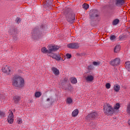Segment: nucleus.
I'll use <instances>...</instances> for the list:
<instances>
[{
  "mask_svg": "<svg viewBox=\"0 0 130 130\" xmlns=\"http://www.w3.org/2000/svg\"><path fill=\"white\" fill-rule=\"evenodd\" d=\"M97 116H98V114H97V112H94L88 114L86 117V119H87V120H91L93 118H95V117H97Z\"/></svg>",
  "mask_w": 130,
  "mask_h": 130,
  "instance_id": "9",
  "label": "nucleus"
},
{
  "mask_svg": "<svg viewBox=\"0 0 130 130\" xmlns=\"http://www.w3.org/2000/svg\"><path fill=\"white\" fill-rule=\"evenodd\" d=\"M66 57H67V58H71V57H72V55H71L70 54H67Z\"/></svg>",
  "mask_w": 130,
  "mask_h": 130,
  "instance_id": "34",
  "label": "nucleus"
},
{
  "mask_svg": "<svg viewBox=\"0 0 130 130\" xmlns=\"http://www.w3.org/2000/svg\"><path fill=\"white\" fill-rule=\"evenodd\" d=\"M67 47L71 49H78V48L80 47V46L78 43H72L68 44L67 45Z\"/></svg>",
  "mask_w": 130,
  "mask_h": 130,
  "instance_id": "7",
  "label": "nucleus"
},
{
  "mask_svg": "<svg viewBox=\"0 0 130 130\" xmlns=\"http://www.w3.org/2000/svg\"><path fill=\"white\" fill-rule=\"evenodd\" d=\"M125 3V0H115L114 4L117 7L123 6Z\"/></svg>",
  "mask_w": 130,
  "mask_h": 130,
  "instance_id": "11",
  "label": "nucleus"
},
{
  "mask_svg": "<svg viewBox=\"0 0 130 130\" xmlns=\"http://www.w3.org/2000/svg\"><path fill=\"white\" fill-rule=\"evenodd\" d=\"M66 101L67 104H72L73 103V99L72 98H68Z\"/></svg>",
  "mask_w": 130,
  "mask_h": 130,
  "instance_id": "22",
  "label": "nucleus"
},
{
  "mask_svg": "<svg viewBox=\"0 0 130 130\" xmlns=\"http://www.w3.org/2000/svg\"><path fill=\"white\" fill-rule=\"evenodd\" d=\"M20 100H21V98L19 96H14L13 98V101L15 104H18Z\"/></svg>",
  "mask_w": 130,
  "mask_h": 130,
  "instance_id": "14",
  "label": "nucleus"
},
{
  "mask_svg": "<svg viewBox=\"0 0 130 130\" xmlns=\"http://www.w3.org/2000/svg\"><path fill=\"white\" fill-rule=\"evenodd\" d=\"M7 120L9 123H10V124H12V123L14 122V113H13V112H10Z\"/></svg>",
  "mask_w": 130,
  "mask_h": 130,
  "instance_id": "10",
  "label": "nucleus"
},
{
  "mask_svg": "<svg viewBox=\"0 0 130 130\" xmlns=\"http://www.w3.org/2000/svg\"><path fill=\"white\" fill-rule=\"evenodd\" d=\"M76 19V16L75 15V13L73 12H68L66 15V19L69 23H73L75 22V19Z\"/></svg>",
  "mask_w": 130,
  "mask_h": 130,
  "instance_id": "4",
  "label": "nucleus"
},
{
  "mask_svg": "<svg viewBox=\"0 0 130 130\" xmlns=\"http://www.w3.org/2000/svg\"><path fill=\"white\" fill-rule=\"evenodd\" d=\"M49 56H51L52 58H54V59H56V60H60L61 59V57H60V55L59 54H54L52 53L49 55Z\"/></svg>",
  "mask_w": 130,
  "mask_h": 130,
  "instance_id": "13",
  "label": "nucleus"
},
{
  "mask_svg": "<svg viewBox=\"0 0 130 130\" xmlns=\"http://www.w3.org/2000/svg\"><path fill=\"white\" fill-rule=\"evenodd\" d=\"M51 71L55 76H58V75H59V70L57 68H55V67H52Z\"/></svg>",
  "mask_w": 130,
  "mask_h": 130,
  "instance_id": "15",
  "label": "nucleus"
},
{
  "mask_svg": "<svg viewBox=\"0 0 130 130\" xmlns=\"http://www.w3.org/2000/svg\"><path fill=\"white\" fill-rule=\"evenodd\" d=\"M82 8H83L84 10H88V9H89V5L84 4L82 5Z\"/></svg>",
  "mask_w": 130,
  "mask_h": 130,
  "instance_id": "25",
  "label": "nucleus"
},
{
  "mask_svg": "<svg viewBox=\"0 0 130 130\" xmlns=\"http://www.w3.org/2000/svg\"><path fill=\"white\" fill-rule=\"evenodd\" d=\"M32 37L34 39H39L40 38H41V37H43V34L41 32H37L36 31H32Z\"/></svg>",
  "mask_w": 130,
  "mask_h": 130,
  "instance_id": "8",
  "label": "nucleus"
},
{
  "mask_svg": "<svg viewBox=\"0 0 130 130\" xmlns=\"http://www.w3.org/2000/svg\"><path fill=\"white\" fill-rule=\"evenodd\" d=\"M113 89L115 92H119L120 90V86L118 84H116L114 86Z\"/></svg>",
  "mask_w": 130,
  "mask_h": 130,
  "instance_id": "17",
  "label": "nucleus"
},
{
  "mask_svg": "<svg viewBox=\"0 0 130 130\" xmlns=\"http://www.w3.org/2000/svg\"><path fill=\"white\" fill-rule=\"evenodd\" d=\"M120 108V104L119 103H117L116 105L114 107V110H118L119 108Z\"/></svg>",
  "mask_w": 130,
  "mask_h": 130,
  "instance_id": "23",
  "label": "nucleus"
},
{
  "mask_svg": "<svg viewBox=\"0 0 130 130\" xmlns=\"http://www.w3.org/2000/svg\"><path fill=\"white\" fill-rule=\"evenodd\" d=\"M119 63H120V59L119 58H116L110 61V64L113 67H117Z\"/></svg>",
  "mask_w": 130,
  "mask_h": 130,
  "instance_id": "6",
  "label": "nucleus"
},
{
  "mask_svg": "<svg viewBox=\"0 0 130 130\" xmlns=\"http://www.w3.org/2000/svg\"><path fill=\"white\" fill-rule=\"evenodd\" d=\"M68 79L67 78H64L63 80L61 81V84H60V86H61L62 87H63V86H66L67 83Z\"/></svg>",
  "mask_w": 130,
  "mask_h": 130,
  "instance_id": "19",
  "label": "nucleus"
},
{
  "mask_svg": "<svg viewBox=\"0 0 130 130\" xmlns=\"http://www.w3.org/2000/svg\"><path fill=\"white\" fill-rule=\"evenodd\" d=\"M95 76L92 75H88L85 77V80L88 83H93Z\"/></svg>",
  "mask_w": 130,
  "mask_h": 130,
  "instance_id": "12",
  "label": "nucleus"
},
{
  "mask_svg": "<svg viewBox=\"0 0 130 130\" xmlns=\"http://www.w3.org/2000/svg\"><path fill=\"white\" fill-rule=\"evenodd\" d=\"M118 23H119V20L115 19L113 21V25H117V24H118Z\"/></svg>",
  "mask_w": 130,
  "mask_h": 130,
  "instance_id": "27",
  "label": "nucleus"
},
{
  "mask_svg": "<svg viewBox=\"0 0 130 130\" xmlns=\"http://www.w3.org/2000/svg\"><path fill=\"white\" fill-rule=\"evenodd\" d=\"M111 87V85H110V83H108L106 84V88L107 89H110Z\"/></svg>",
  "mask_w": 130,
  "mask_h": 130,
  "instance_id": "28",
  "label": "nucleus"
},
{
  "mask_svg": "<svg viewBox=\"0 0 130 130\" xmlns=\"http://www.w3.org/2000/svg\"><path fill=\"white\" fill-rule=\"evenodd\" d=\"M120 51V45H117L115 46L114 48V52L115 53H117Z\"/></svg>",
  "mask_w": 130,
  "mask_h": 130,
  "instance_id": "18",
  "label": "nucleus"
},
{
  "mask_svg": "<svg viewBox=\"0 0 130 130\" xmlns=\"http://www.w3.org/2000/svg\"><path fill=\"white\" fill-rule=\"evenodd\" d=\"M5 116V113L0 111V117H4Z\"/></svg>",
  "mask_w": 130,
  "mask_h": 130,
  "instance_id": "32",
  "label": "nucleus"
},
{
  "mask_svg": "<svg viewBox=\"0 0 130 130\" xmlns=\"http://www.w3.org/2000/svg\"><path fill=\"white\" fill-rule=\"evenodd\" d=\"M78 114H79V110L75 109L73 111L72 116H73V117H76V116H78Z\"/></svg>",
  "mask_w": 130,
  "mask_h": 130,
  "instance_id": "16",
  "label": "nucleus"
},
{
  "mask_svg": "<svg viewBox=\"0 0 130 130\" xmlns=\"http://www.w3.org/2000/svg\"><path fill=\"white\" fill-rule=\"evenodd\" d=\"M104 112L106 115H111L114 113V109L110 104H105L104 105Z\"/></svg>",
  "mask_w": 130,
  "mask_h": 130,
  "instance_id": "3",
  "label": "nucleus"
},
{
  "mask_svg": "<svg viewBox=\"0 0 130 130\" xmlns=\"http://www.w3.org/2000/svg\"><path fill=\"white\" fill-rule=\"evenodd\" d=\"M15 22L16 23H17V24H19V23H20L21 22V18H17L16 20H15Z\"/></svg>",
  "mask_w": 130,
  "mask_h": 130,
  "instance_id": "30",
  "label": "nucleus"
},
{
  "mask_svg": "<svg viewBox=\"0 0 130 130\" xmlns=\"http://www.w3.org/2000/svg\"><path fill=\"white\" fill-rule=\"evenodd\" d=\"M2 71L3 73L6 74L7 76L11 75V73L12 72L10 67L8 66L3 67L2 69Z\"/></svg>",
  "mask_w": 130,
  "mask_h": 130,
  "instance_id": "5",
  "label": "nucleus"
},
{
  "mask_svg": "<svg viewBox=\"0 0 130 130\" xmlns=\"http://www.w3.org/2000/svg\"><path fill=\"white\" fill-rule=\"evenodd\" d=\"M12 85L16 88H23L25 86V80L22 76L15 75L12 79Z\"/></svg>",
  "mask_w": 130,
  "mask_h": 130,
  "instance_id": "1",
  "label": "nucleus"
},
{
  "mask_svg": "<svg viewBox=\"0 0 130 130\" xmlns=\"http://www.w3.org/2000/svg\"><path fill=\"white\" fill-rule=\"evenodd\" d=\"M47 101L48 102H49V101H50V99L48 98V99H47Z\"/></svg>",
  "mask_w": 130,
  "mask_h": 130,
  "instance_id": "36",
  "label": "nucleus"
},
{
  "mask_svg": "<svg viewBox=\"0 0 130 130\" xmlns=\"http://www.w3.org/2000/svg\"><path fill=\"white\" fill-rule=\"evenodd\" d=\"M48 49L45 47L41 48V52L45 54H51L52 52H54L59 49V46L56 45H49L48 46Z\"/></svg>",
  "mask_w": 130,
  "mask_h": 130,
  "instance_id": "2",
  "label": "nucleus"
},
{
  "mask_svg": "<svg viewBox=\"0 0 130 130\" xmlns=\"http://www.w3.org/2000/svg\"><path fill=\"white\" fill-rule=\"evenodd\" d=\"M125 68L128 72H130V61H127L125 62Z\"/></svg>",
  "mask_w": 130,
  "mask_h": 130,
  "instance_id": "24",
  "label": "nucleus"
},
{
  "mask_svg": "<svg viewBox=\"0 0 130 130\" xmlns=\"http://www.w3.org/2000/svg\"><path fill=\"white\" fill-rule=\"evenodd\" d=\"M115 38H116V37H115V36H114V35H112L110 37V39L111 40H114V39H115Z\"/></svg>",
  "mask_w": 130,
  "mask_h": 130,
  "instance_id": "31",
  "label": "nucleus"
},
{
  "mask_svg": "<svg viewBox=\"0 0 130 130\" xmlns=\"http://www.w3.org/2000/svg\"><path fill=\"white\" fill-rule=\"evenodd\" d=\"M70 81L72 83V84H77L78 83V81L77 80V78L72 77L70 78Z\"/></svg>",
  "mask_w": 130,
  "mask_h": 130,
  "instance_id": "20",
  "label": "nucleus"
},
{
  "mask_svg": "<svg viewBox=\"0 0 130 130\" xmlns=\"http://www.w3.org/2000/svg\"><path fill=\"white\" fill-rule=\"evenodd\" d=\"M128 124H129V125H130V120H129L128 121Z\"/></svg>",
  "mask_w": 130,
  "mask_h": 130,
  "instance_id": "37",
  "label": "nucleus"
},
{
  "mask_svg": "<svg viewBox=\"0 0 130 130\" xmlns=\"http://www.w3.org/2000/svg\"><path fill=\"white\" fill-rule=\"evenodd\" d=\"M93 66H99V64H100V62L94 61L93 62Z\"/></svg>",
  "mask_w": 130,
  "mask_h": 130,
  "instance_id": "33",
  "label": "nucleus"
},
{
  "mask_svg": "<svg viewBox=\"0 0 130 130\" xmlns=\"http://www.w3.org/2000/svg\"><path fill=\"white\" fill-rule=\"evenodd\" d=\"M42 95V93L40 91H36L35 93V97L36 98H39Z\"/></svg>",
  "mask_w": 130,
  "mask_h": 130,
  "instance_id": "21",
  "label": "nucleus"
},
{
  "mask_svg": "<svg viewBox=\"0 0 130 130\" xmlns=\"http://www.w3.org/2000/svg\"><path fill=\"white\" fill-rule=\"evenodd\" d=\"M87 70L88 71H91V70H93V66L92 65H89L87 67Z\"/></svg>",
  "mask_w": 130,
  "mask_h": 130,
  "instance_id": "29",
  "label": "nucleus"
},
{
  "mask_svg": "<svg viewBox=\"0 0 130 130\" xmlns=\"http://www.w3.org/2000/svg\"><path fill=\"white\" fill-rule=\"evenodd\" d=\"M0 99H5V96L0 94Z\"/></svg>",
  "mask_w": 130,
  "mask_h": 130,
  "instance_id": "35",
  "label": "nucleus"
},
{
  "mask_svg": "<svg viewBox=\"0 0 130 130\" xmlns=\"http://www.w3.org/2000/svg\"><path fill=\"white\" fill-rule=\"evenodd\" d=\"M22 122H23V121L22 120V118H18L17 120V123L18 124H22Z\"/></svg>",
  "mask_w": 130,
  "mask_h": 130,
  "instance_id": "26",
  "label": "nucleus"
}]
</instances>
